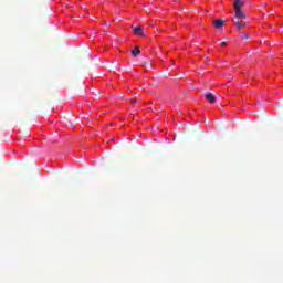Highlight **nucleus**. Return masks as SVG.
I'll return each instance as SVG.
<instances>
[{"label":"nucleus","instance_id":"nucleus-1","mask_svg":"<svg viewBox=\"0 0 283 283\" xmlns=\"http://www.w3.org/2000/svg\"><path fill=\"white\" fill-rule=\"evenodd\" d=\"M240 19L247 20V14H244V12H242V10L234 11V17H233L232 21H240Z\"/></svg>","mask_w":283,"mask_h":283},{"label":"nucleus","instance_id":"nucleus-2","mask_svg":"<svg viewBox=\"0 0 283 283\" xmlns=\"http://www.w3.org/2000/svg\"><path fill=\"white\" fill-rule=\"evenodd\" d=\"M232 23L237 25L238 30H244V28H247V21L244 20H232Z\"/></svg>","mask_w":283,"mask_h":283},{"label":"nucleus","instance_id":"nucleus-3","mask_svg":"<svg viewBox=\"0 0 283 283\" xmlns=\"http://www.w3.org/2000/svg\"><path fill=\"white\" fill-rule=\"evenodd\" d=\"M133 32L137 36H145V31L143 30V25H137V27L133 28Z\"/></svg>","mask_w":283,"mask_h":283},{"label":"nucleus","instance_id":"nucleus-4","mask_svg":"<svg viewBox=\"0 0 283 283\" xmlns=\"http://www.w3.org/2000/svg\"><path fill=\"white\" fill-rule=\"evenodd\" d=\"M234 11H240L244 8V1L242 0H234L233 3Z\"/></svg>","mask_w":283,"mask_h":283},{"label":"nucleus","instance_id":"nucleus-5","mask_svg":"<svg viewBox=\"0 0 283 283\" xmlns=\"http://www.w3.org/2000/svg\"><path fill=\"white\" fill-rule=\"evenodd\" d=\"M212 25L214 28H217V30H220V28H222V25H224V20L220 19V20H216L212 22Z\"/></svg>","mask_w":283,"mask_h":283},{"label":"nucleus","instance_id":"nucleus-6","mask_svg":"<svg viewBox=\"0 0 283 283\" xmlns=\"http://www.w3.org/2000/svg\"><path fill=\"white\" fill-rule=\"evenodd\" d=\"M206 101H208V103H216V96H213L211 93L206 94Z\"/></svg>","mask_w":283,"mask_h":283},{"label":"nucleus","instance_id":"nucleus-7","mask_svg":"<svg viewBox=\"0 0 283 283\" xmlns=\"http://www.w3.org/2000/svg\"><path fill=\"white\" fill-rule=\"evenodd\" d=\"M132 54L134 56H138V54H140V48L136 46L133 51H132Z\"/></svg>","mask_w":283,"mask_h":283},{"label":"nucleus","instance_id":"nucleus-8","mask_svg":"<svg viewBox=\"0 0 283 283\" xmlns=\"http://www.w3.org/2000/svg\"><path fill=\"white\" fill-rule=\"evenodd\" d=\"M249 36H251L249 33H244V34L242 35V39H243L244 41H249Z\"/></svg>","mask_w":283,"mask_h":283},{"label":"nucleus","instance_id":"nucleus-9","mask_svg":"<svg viewBox=\"0 0 283 283\" xmlns=\"http://www.w3.org/2000/svg\"><path fill=\"white\" fill-rule=\"evenodd\" d=\"M220 45H221V48H224V46H227V42L223 41L220 43Z\"/></svg>","mask_w":283,"mask_h":283},{"label":"nucleus","instance_id":"nucleus-10","mask_svg":"<svg viewBox=\"0 0 283 283\" xmlns=\"http://www.w3.org/2000/svg\"><path fill=\"white\" fill-rule=\"evenodd\" d=\"M146 70H151V64L149 66H147V64H145Z\"/></svg>","mask_w":283,"mask_h":283},{"label":"nucleus","instance_id":"nucleus-11","mask_svg":"<svg viewBox=\"0 0 283 283\" xmlns=\"http://www.w3.org/2000/svg\"><path fill=\"white\" fill-rule=\"evenodd\" d=\"M132 105H136V99L130 101Z\"/></svg>","mask_w":283,"mask_h":283}]
</instances>
